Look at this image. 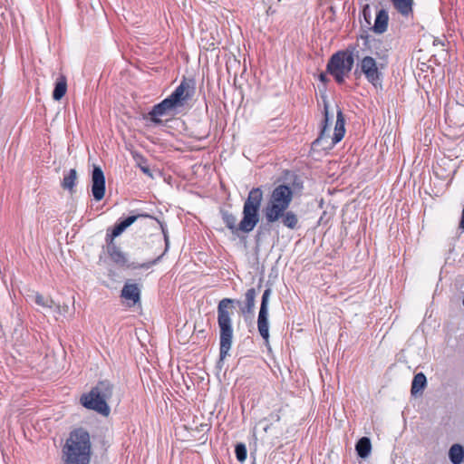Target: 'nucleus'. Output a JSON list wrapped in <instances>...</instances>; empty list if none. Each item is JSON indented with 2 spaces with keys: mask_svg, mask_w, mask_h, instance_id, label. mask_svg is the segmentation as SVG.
I'll return each mask as SVG.
<instances>
[{
  "mask_svg": "<svg viewBox=\"0 0 464 464\" xmlns=\"http://www.w3.org/2000/svg\"><path fill=\"white\" fill-rule=\"evenodd\" d=\"M263 200V191L259 188H252L243 206V218L237 225V217L226 210H221V216L227 227L236 234L237 231L251 232L259 221V209Z\"/></svg>",
  "mask_w": 464,
  "mask_h": 464,
  "instance_id": "nucleus-1",
  "label": "nucleus"
},
{
  "mask_svg": "<svg viewBox=\"0 0 464 464\" xmlns=\"http://www.w3.org/2000/svg\"><path fill=\"white\" fill-rule=\"evenodd\" d=\"M196 92V82L193 79L183 78L174 92L161 102L153 106L150 111V119L155 123L161 122L160 117L174 114L192 100Z\"/></svg>",
  "mask_w": 464,
  "mask_h": 464,
  "instance_id": "nucleus-2",
  "label": "nucleus"
},
{
  "mask_svg": "<svg viewBox=\"0 0 464 464\" xmlns=\"http://www.w3.org/2000/svg\"><path fill=\"white\" fill-rule=\"evenodd\" d=\"M90 454L89 433L82 428L72 430L63 448L64 464H89Z\"/></svg>",
  "mask_w": 464,
  "mask_h": 464,
  "instance_id": "nucleus-3",
  "label": "nucleus"
},
{
  "mask_svg": "<svg viewBox=\"0 0 464 464\" xmlns=\"http://www.w3.org/2000/svg\"><path fill=\"white\" fill-rule=\"evenodd\" d=\"M230 298H223L218 304V324L219 328V356L224 360L231 349L233 343L232 314L234 303Z\"/></svg>",
  "mask_w": 464,
  "mask_h": 464,
  "instance_id": "nucleus-4",
  "label": "nucleus"
},
{
  "mask_svg": "<svg viewBox=\"0 0 464 464\" xmlns=\"http://www.w3.org/2000/svg\"><path fill=\"white\" fill-rule=\"evenodd\" d=\"M113 393V385L109 381L99 382L92 390L82 394L80 401L83 407L92 410L103 416L110 414V407L107 401Z\"/></svg>",
  "mask_w": 464,
  "mask_h": 464,
  "instance_id": "nucleus-5",
  "label": "nucleus"
},
{
  "mask_svg": "<svg viewBox=\"0 0 464 464\" xmlns=\"http://www.w3.org/2000/svg\"><path fill=\"white\" fill-rule=\"evenodd\" d=\"M293 199V191L286 185L276 187L270 196L269 201L264 210L267 223H275L285 211Z\"/></svg>",
  "mask_w": 464,
  "mask_h": 464,
  "instance_id": "nucleus-6",
  "label": "nucleus"
},
{
  "mask_svg": "<svg viewBox=\"0 0 464 464\" xmlns=\"http://www.w3.org/2000/svg\"><path fill=\"white\" fill-rule=\"evenodd\" d=\"M324 124L320 131L318 138L313 142L314 146H322L323 149H332L335 144L340 142L345 133V121L341 110L337 111L336 121L334 126V135H330L329 124V111L328 104L324 101Z\"/></svg>",
  "mask_w": 464,
  "mask_h": 464,
  "instance_id": "nucleus-7",
  "label": "nucleus"
},
{
  "mask_svg": "<svg viewBox=\"0 0 464 464\" xmlns=\"http://www.w3.org/2000/svg\"><path fill=\"white\" fill-rule=\"evenodd\" d=\"M353 63L354 57L353 53L340 51L332 55L327 63L326 70L338 83H343L345 76L352 71Z\"/></svg>",
  "mask_w": 464,
  "mask_h": 464,
  "instance_id": "nucleus-8",
  "label": "nucleus"
},
{
  "mask_svg": "<svg viewBox=\"0 0 464 464\" xmlns=\"http://www.w3.org/2000/svg\"><path fill=\"white\" fill-rule=\"evenodd\" d=\"M107 242V252L111 258V260L119 267H128V268H149L151 265L156 263V260L150 263L146 264H135L129 263L128 257L124 252L118 247L114 242Z\"/></svg>",
  "mask_w": 464,
  "mask_h": 464,
  "instance_id": "nucleus-9",
  "label": "nucleus"
},
{
  "mask_svg": "<svg viewBox=\"0 0 464 464\" xmlns=\"http://www.w3.org/2000/svg\"><path fill=\"white\" fill-rule=\"evenodd\" d=\"M271 293L272 291L270 288L264 291L257 317V329L266 343H268L269 340L268 301Z\"/></svg>",
  "mask_w": 464,
  "mask_h": 464,
  "instance_id": "nucleus-10",
  "label": "nucleus"
},
{
  "mask_svg": "<svg viewBox=\"0 0 464 464\" xmlns=\"http://www.w3.org/2000/svg\"><path fill=\"white\" fill-rule=\"evenodd\" d=\"M361 72L366 80L376 86L381 81V72L379 71L376 60L372 56H364L359 63Z\"/></svg>",
  "mask_w": 464,
  "mask_h": 464,
  "instance_id": "nucleus-11",
  "label": "nucleus"
},
{
  "mask_svg": "<svg viewBox=\"0 0 464 464\" xmlns=\"http://www.w3.org/2000/svg\"><path fill=\"white\" fill-rule=\"evenodd\" d=\"M92 194L96 201H100L105 195V177L99 166H94L92 173Z\"/></svg>",
  "mask_w": 464,
  "mask_h": 464,
  "instance_id": "nucleus-12",
  "label": "nucleus"
},
{
  "mask_svg": "<svg viewBox=\"0 0 464 464\" xmlns=\"http://www.w3.org/2000/svg\"><path fill=\"white\" fill-rule=\"evenodd\" d=\"M138 218V216H130L124 220L117 223L111 230V233H107L106 241L113 242L114 238L119 237L124 230L132 225Z\"/></svg>",
  "mask_w": 464,
  "mask_h": 464,
  "instance_id": "nucleus-13",
  "label": "nucleus"
},
{
  "mask_svg": "<svg viewBox=\"0 0 464 464\" xmlns=\"http://www.w3.org/2000/svg\"><path fill=\"white\" fill-rule=\"evenodd\" d=\"M138 218V216H130L124 220L117 223L111 230V233H107L106 241L113 242L114 238L119 237L124 230L132 225Z\"/></svg>",
  "mask_w": 464,
  "mask_h": 464,
  "instance_id": "nucleus-14",
  "label": "nucleus"
},
{
  "mask_svg": "<svg viewBox=\"0 0 464 464\" xmlns=\"http://www.w3.org/2000/svg\"><path fill=\"white\" fill-rule=\"evenodd\" d=\"M121 297L131 301L132 304H137L140 299V291L136 284H125L121 290Z\"/></svg>",
  "mask_w": 464,
  "mask_h": 464,
  "instance_id": "nucleus-15",
  "label": "nucleus"
},
{
  "mask_svg": "<svg viewBox=\"0 0 464 464\" xmlns=\"http://www.w3.org/2000/svg\"><path fill=\"white\" fill-rule=\"evenodd\" d=\"M389 14L384 9L377 12L372 30L376 34H383L388 28Z\"/></svg>",
  "mask_w": 464,
  "mask_h": 464,
  "instance_id": "nucleus-16",
  "label": "nucleus"
},
{
  "mask_svg": "<svg viewBox=\"0 0 464 464\" xmlns=\"http://www.w3.org/2000/svg\"><path fill=\"white\" fill-rule=\"evenodd\" d=\"M33 300L36 304L43 307L47 312H55L60 309V305L55 304L51 297L44 296L39 293H35L34 295Z\"/></svg>",
  "mask_w": 464,
  "mask_h": 464,
  "instance_id": "nucleus-17",
  "label": "nucleus"
},
{
  "mask_svg": "<svg viewBox=\"0 0 464 464\" xmlns=\"http://www.w3.org/2000/svg\"><path fill=\"white\" fill-rule=\"evenodd\" d=\"M448 455L452 464H461L464 460V447L455 443L450 448Z\"/></svg>",
  "mask_w": 464,
  "mask_h": 464,
  "instance_id": "nucleus-18",
  "label": "nucleus"
},
{
  "mask_svg": "<svg viewBox=\"0 0 464 464\" xmlns=\"http://www.w3.org/2000/svg\"><path fill=\"white\" fill-rule=\"evenodd\" d=\"M67 91V80L64 75H60L55 82V86L53 92V98L54 101H60L66 93Z\"/></svg>",
  "mask_w": 464,
  "mask_h": 464,
  "instance_id": "nucleus-19",
  "label": "nucleus"
},
{
  "mask_svg": "<svg viewBox=\"0 0 464 464\" xmlns=\"http://www.w3.org/2000/svg\"><path fill=\"white\" fill-rule=\"evenodd\" d=\"M394 8L403 16L412 12L413 0H391Z\"/></svg>",
  "mask_w": 464,
  "mask_h": 464,
  "instance_id": "nucleus-20",
  "label": "nucleus"
},
{
  "mask_svg": "<svg viewBox=\"0 0 464 464\" xmlns=\"http://www.w3.org/2000/svg\"><path fill=\"white\" fill-rule=\"evenodd\" d=\"M256 291L255 288L248 289L245 294V305L241 307L243 313H252L255 308Z\"/></svg>",
  "mask_w": 464,
  "mask_h": 464,
  "instance_id": "nucleus-21",
  "label": "nucleus"
},
{
  "mask_svg": "<svg viewBox=\"0 0 464 464\" xmlns=\"http://www.w3.org/2000/svg\"><path fill=\"white\" fill-rule=\"evenodd\" d=\"M280 219L285 227L290 229H296L298 227V218L296 214L293 211H285L283 212V215L280 216Z\"/></svg>",
  "mask_w": 464,
  "mask_h": 464,
  "instance_id": "nucleus-22",
  "label": "nucleus"
},
{
  "mask_svg": "<svg viewBox=\"0 0 464 464\" xmlns=\"http://www.w3.org/2000/svg\"><path fill=\"white\" fill-rule=\"evenodd\" d=\"M77 180V172L74 169H70L66 174H64L62 187L63 189H67L69 191H72L73 188L76 185Z\"/></svg>",
  "mask_w": 464,
  "mask_h": 464,
  "instance_id": "nucleus-23",
  "label": "nucleus"
},
{
  "mask_svg": "<svg viewBox=\"0 0 464 464\" xmlns=\"http://www.w3.org/2000/svg\"><path fill=\"white\" fill-rule=\"evenodd\" d=\"M426 382V376L422 372L417 373L412 380L411 394L416 395L424 389Z\"/></svg>",
  "mask_w": 464,
  "mask_h": 464,
  "instance_id": "nucleus-24",
  "label": "nucleus"
},
{
  "mask_svg": "<svg viewBox=\"0 0 464 464\" xmlns=\"http://www.w3.org/2000/svg\"><path fill=\"white\" fill-rule=\"evenodd\" d=\"M372 450L371 441L367 437H362L356 444V450L361 458H366Z\"/></svg>",
  "mask_w": 464,
  "mask_h": 464,
  "instance_id": "nucleus-25",
  "label": "nucleus"
},
{
  "mask_svg": "<svg viewBox=\"0 0 464 464\" xmlns=\"http://www.w3.org/2000/svg\"><path fill=\"white\" fill-rule=\"evenodd\" d=\"M235 453L237 459L239 462H244L246 459V447L244 443H238L236 445Z\"/></svg>",
  "mask_w": 464,
  "mask_h": 464,
  "instance_id": "nucleus-26",
  "label": "nucleus"
},
{
  "mask_svg": "<svg viewBox=\"0 0 464 464\" xmlns=\"http://www.w3.org/2000/svg\"><path fill=\"white\" fill-rule=\"evenodd\" d=\"M362 14H363L365 21L370 24H371V21H370L371 20V11H370V6L368 5H366L363 7Z\"/></svg>",
  "mask_w": 464,
  "mask_h": 464,
  "instance_id": "nucleus-27",
  "label": "nucleus"
},
{
  "mask_svg": "<svg viewBox=\"0 0 464 464\" xmlns=\"http://www.w3.org/2000/svg\"><path fill=\"white\" fill-rule=\"evenodd\" d=\"M459 227L464 230V209L462 210L460 223H459Z\"/></svg>",
  "mask_w": 464,
  "mask_h": 464,
  "instance_id": "nucleus-28",
  "label": "nucleus"
},
{
  "mask_svg": "<svg viewBox=\"0 0 464 464\" xmlns=\"http://www.w3.org/2000/svg\"><path fill=\"white\" fill-rule=\"evenodd\" d=\"M319 80H320L321 82H325L327 81V77H326L325 73H321V74L319 75Z\"/></svg>",
  "mask_w": 464,
  "mask_h": 464,
  "instance_id": "nucleus-29",
  "label": "nucleus"
},
{
  "mask_svg": "<svg viewBox=\"0 0 464 464\" xmlns=\"http://www.w3.org/2000/svg\"><path fill=\"white\" fill-rule=\"evenodd\" d=\"M141 170L146 174H150V169L147 167H141Z\"/></svg>",
  "mask_w": 464,
  "mask_h": 464,
  "instance_id": "nucleus-30",
  "label": "nucleus"
},
{
  "mask_svg": "<svg viewBox=\"0 0 464 464\" xmlns=\"http://www.w3.org/2000/svg\"><path fill=\"white\" fill-rule=\"evenodd\" d=\"M268 429H269V426H266V427L264 429V430L266 432V431L268 430Z\"/></svg>",
  "mask_w": 464,
  "mask_h": 464,
  "instance_id": "nucleus-31",
  "label": "nucleus"
},
{
  "mask_svg": "<svg viewBox=\"0 0 464 464\" xmlns=\"http://www.w3.org/2000/svg\"><path fill=\"white\" fill-rule=\"evenodd\" d=\"M276 420H280L279 415H276Z\"/></svg>",
  "mask_w": 464,
  "mask_h": 464,
  "instance_id": "nucleus-32",
  "label": "nucleus"
},
{
  "mask_svg": "<svg viewBox=\"0 0 464 464\" xmlns=\"http://www.w3.org/2000/svg\"><path fill=\"white\" fill-rule=\"evenodd\" d=\"M463 305H464V297H463Z\"/></svg>",
  "mask_w": 464,
  "mask_h": 464,
  "instance_id": "nucleus-33",
  "label": "nucleus"
}]
</instances>
